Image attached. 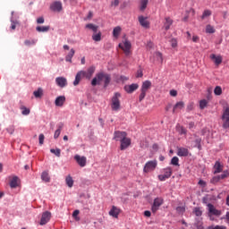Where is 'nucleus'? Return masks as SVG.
I'll return each mask as SVG.
<instances>
[{
    "label": "nucleus",
    "mask_w": 229,
    "mask_h": 229,
    "mask_svg": "<svg viewBox=\"0 0 229 229\" xmlns=\"http://www.w3.org/2000/svg\"><path fill=\"white\" fill-rule=\"evenodd\" d=\"M104 80V87H108L110 85V81H112V77L110 74L99 72L97 73L94 79L91 81L92 87H96V85H99L101 81Z\"/></svg>",
    "instance_id": "nucleus-1"
},
{
    "label": "nucleus",
    "mask_w": 229,
    "mask_h": 229,
    "mask_svg": "<svg viewBox=\"0 0 229 229\" xmlns=\"http://www.w3.org/2000/svg\"><path fill=\"white\" fill-rule=\"evenodd\" d=\"M121 93H114L111 99V109L113 112H119L121 110Z\"/></svg>",
    "instance_id": "nucleus-2"
},
{
    "label": "nucleus",
    "mask_w": 229,
    "mask_h": 229,
    "mask_svg": "<svg viewBox=\"0 0 229 229\" xmlns=\"http://www.w3.org/2000/svg\"><path fill=\"white\" fill-rule=\"evenodd\" d=\"M151 89V81H145L142 85H141V89H140V94L139 97V101H142L144 99V98H146V94H148V90Z\"/></svg>",
    "instance_id": "nucleus-3"
},
{
    "label": "nucleus",
    "mask_w": 229,
    "mask_h": 229,
    "mask_svg": "<svg viewBox=\"0 0 229 229\" xmlns=\"http://www.w3.org/2000/svg\"><path fill=\"white\" fill-rule=\"evenodd\" d=\"M208 216L211 221H214V218H212V216H216V217H219V216L223 214L221 210L216 209V207H214V205H212L211 203L208 204Z\"/></svg>",
    "instance_id": "nucleus-4"
},
{
    "label": "nucleus",
    "mask_w": 229,
    "mask_h": 229,
    "mask_svg": "<svg viewBox=\"0 0 229 229\" xmlns=\"http://www.w3.org/2000/svg\"><path fill=\"white\" fill-rule=\"evenodd\" d=\"M157 165H158V163L157 160H151L145 164L143 172L144 173H151L152 171H155L157 169Z\"/></svg>",
    "instance_id": "nucleus-5"
},
{
    "label": "nucleus",
    "mask_w": 229,
    "mask_h": 229,
    "mask_svg": "<svg viewBox=\"0 0 229 229\" xmlns=\"http://www.w3.org/2000/svg\"><path fill=\"white\" fill-rule=\"evenodd\" d=\"M162 205H164V199L156 198L151 207L153 214H157V210L160 208V207H162Z\"/></svg>",
    "instance_id": "nucleus-6"
},
{
    "label": "nucleus",
    "mask_w": 229,
    "mask_h": 229,
    "mask_svg": "<svg viewBox=\"0 0 229 229\" xmlns=\"http://www.w3.org/2000/svg\"><path fill=\"white\" fill-rule=\"evenodd\" d=\"M51 221V212L49 211H45L41 215V218L39 221V225L41 226H44V225H47V222Z\"/></svg>",
    "instance_id": "nucleus-7"
},
{
    "label": "nucleus",
    "mask_w": 229,
    "mask_h": 229,
    "mask_svg": "<svg viewBox=\"0 0 229 229\" xmlns=\"http://www.w3.org/2000/svg\"><path fill=\"white\" fill-rule=\"evenodd\" d=\"M119 47L120 49H123L126 56H128L130 55V49H131V43H130V41L128 40H125L123 44V43L119 44Z\"/></svg>",
    "instance_id": "nucleus-8"
},
{
    "label": "nucleus",
    "mask_w": 229,
    "mask_h": 229,
    "mask_svg": "<svg viewBox=\"0 0 229 229\" xmlns=\"http://www.w3.org/2000/svg\"><path fill=\"white\" fill-rule=\"evenodd\" d=\"M127 137H128V133H126V131H116L114 133V140L119 142H121Z\"/></svg>",
    "instance_id": "nucleus-9"
},
{
    "label": "nucleus",
    "mask_w": 229,
    "mask_h": 229,
    "mask_svg": "<svg viewBox=\"0 0 229 229\" xmlns=\"http://www.w3.org/2000/svg\"><path fill=\"white\" fill-rule=\"evenodd\" d=\"M120 145L121 151H124V149H128L130 146H131V139L128 138V136L125 137V139L122 140Z\"/></svg>",
    "instance_id": "nucleus-10"
},
{
    "label": "nucleus",
    "mask_w": 229,
    "mask_h": 229,
    "mask_svg": "<svg viewBox=\"0 0 229 229\" xmlns=\"http://www.w3.org/2000/svg\"><path fill=\"white\" fill-rule=\"evenodd\" d=\"M50 10L51 12H57L60 13L62 10H64V7L62 5V2L60 1H55L50 4Z\"/></svg>",
    "instance_id": "nucleus-11"
},
{
    "label": "nucleus",
    "mask_w": 229,
    "mask_h": 229,
    "mask_svg": "<svg viewBox=\"0 0 229 229\" xmlns=\"http://www.w3.org/2000/svg\"><path fill=\"white\" fill-rule=\"evenodd\" d=\"M74 160H76L77 164L81 167H85L87 165V157H81L80 155H76L74 157Z\"/></svg>",
    "instance_id": "nucleus-12"
},
{
    "label": "nucleus",
    "mask_w": 229,
    "mask_h": 229,
    "mask_svg": "<svg viewBox=\"0 0 229 229\" xmlns=\"http://www.w3.org/2000/svg\"><path fill=\"white\" fill-rule=\"evenodd\" d=\"M222 120L224 121V128H229V108H226L223 114Z\"/></svg>",
    "instance_id": "nucleus-13"
},
{
    "label": "nucleus",
    "mask_w": 229,
    "mask_h": 229,
    "mask_svg": "<svg viewBox=\"0 0 229 229\" xmlns=\"http://www.w3.org/2000/svg\"><path fill=\"white\" fill-rule=\"evenodd\" d=\"M82 72V76L87 78V80H90L94 72H96V68L94 66L89 67L87 72L81 71Z\"/></svg>",
    "instance_id": "nucleus-14"
},
{
    "label": "nucleus",
    "mask_w": 229,
    "mask_h": 229,
    "mask_svg": "<svg viewBox=\"0 0 229 229\" xmlns=\"http://www.w3.org/2000/svg\"><path fill=\"white\" fill-rule=\"evenodd\" d=\"M138 21H139L140 26H142V28H145V30H148V28H149V22H148L147 17L139 16Z\"/></svg>",
    "instance_id": "nucleus-15"
},
{
    "label": "nucleus",
    "mask_w": 229,
    "mask_h": 229,
    "mask_svg": "<svg viewBox=\"0 0 229 229\" xmlns=\"http://www.w3.org/2000/svg\"><path fill=\"white\" fill-rule=\"evenodd\" d=\"M55 83L58 87L64 89V87H67V79H65L64 77H57L55 79Z\"/></svg>",
    "instance_id": "nucleus-16"
},
{
    "label": "nucleus",
    "mask_w": 229,
    "mask_h": 229,
    "mask_svg": "<svg viewBox=\"0 0 229 229\" xmlns=\"http://www.w3.org/2000/svg\"><path fill=\"white\" fill-rule=\"evenodd\" d=\"M171 26H173V19H171V17H165L163 26L164 30L168 31V30H171Z\"/></svg>",
    "instance_id": "nucleus-17"
},
{
    "label": "nucleus",
    "mask_w": 229,
    "mask_h": 229,
    "mask_svg": "<svg viewBox=\"0 0 229 229\" xmlns=\"http://www.w3.org/2000/svg\"><path fill=\"white\" fill-rule=\"evenodd\" d=\"M210 59L213 60L216 65H221V64H223V57L221 55H216V54H212L210 55Z\"/></svg>",
    "instance_id": "nucleus-18"
},
{
    "label": "nucleus",
    "mask_w": 229,
    "mask_h": 229,
    "mask_svg": "<svg viewBox=\"0 0 229 229\" xmlns=\"http://www.w3.org/2000/svg\"><path fill=\"white\" fill-rule=\"evenodd\" d=\"M178 157H189V148L181 147L177 148Z\"/></svg>",
    "instance_id": "nucleus-19"
},
{
    "label": "nucleus",
    "mask_w": 229,
    "mask_h": 229,
    "mask_svg": "<svg viewBox=\"0 0 229 229\" xmlns=\"http://www.w3.org/2000/svg\"><path fill=\"white\" fill-rule=\"evenodd\" d=\"M120 213H121V210L117 208V207L113 206L111 210L109 211V216L117 219V217H119Z\"/></svg>",
    "instance_id": "nucleus-20"
},
{
    "label": "nucleus",
    "mask_w": 229,
    "mask_h": 229,
    "mask_svg": "<svg viewBox=\"0 0 229 229\" xmlns=\"http://www.w3.org/2000/svg\"><path fill=\"white\" fill-rule=\"evenodd\" d=\"M139 89V84H131L124 87V90L127 91L128 94H131V92H135Z\"/></svg>",
    "instance_id": "nucleus-21"
},
{
    "label": "nucleus",
    "mask_w": 229,
    "mask_h": 229,
    "mask_svg": "<svg viewBox=\"0 0 229 229\" xmlns=\"http://www.w3.org/2000/svg\"><path fill=\"white\" fill-rule=\"evenodd\" d=\"M65 104V96H59L55 98V106H64Z\"/></svg>",
    "instance_id": "nucleus-22"
},
{
    "label": "nucleus",
    "mask_w": 229,
    "mask_h": 229,
    "mask_svg": "<svg viewBox=\"0 0 229 229\" xmlns=\"http://www.w3.org/2000/svg\"><path fill=\"white\" fill-rule=\"evenodd\" d=\"M223 165L219 161H216L214 165V174H218V173H223Z\"/></svg>",
    "instance_id": "nucleus-23"
},
{
    "label": "nucleus",
    "mask_w": 229,
    "mask_h": 229,
    "mask_svg": "<svg viewBox=\"0 0 229 229\" xmlns=\"http://www.w3.org/2000/svg\"><path fill=\"white\" fill-rule=\"evenodd\" d=\"M10 187L11 189H16V187H19V177L13 176V178L10 181Z\"/></svg>",
    "instance_id": "nucleus-24"
},
{
    "label": "nucleus",
    "mask_w": 229,
    "mask_h": 229,
    "mask_svg": "<svg viewBox=\"0 0 229 229\" xmlns=\"http://www.w3.org/2000/svg\"><path fill=\"white\" fill-rule=\"evenodd\" d=\"M76 51L74 48H72L70 52L65 56V62H69L70 64H72V56H74Z\"/></svg>",
    "instance_id": "nucleus-25"
},
{
    "label": "nucleus",
    "mask_w": 229,
    "mask_h": 229,
    "mask_svg": "<svg viewBox=\"0 0 229 229\" xmlns=\"http://www.w3.org/2000/svg\"><path fill=\"white\" fill-rule=\"evenodd\" d=\"M184 106L185 103H183V101L177 102L174 106L173 114H176L177 110H182V108H183Z\"/></svg>",
    "instance_id": "nucleus-26"
},
{
    "label": "nucleus",
    "mask_w": 229,
    "mask_h": 229,
    "mask_svg": "<svg viewBox=\"0 0 229 229\" xmlns=\"http://www.w3.org/2000/svg\"><path fill=\"white\" fill-rule=\"evenodd\" d=\"M51 30L50 26H38L36 28V31H38V33H47Z\"/></svg>",
    "instance_id": "nucleus-27"
},
{
    "label": "nucleus",
    "mask_w": 229,
    "mask_h": 229,
    "mask_svg": "<svg viewBox=\"0 0 229 229\" xmlns=\"http://www.w3.org/2000/svg\"><path fill=\"white\" fill-rule=\"evenodd\" d=\"M148 3H149V0H140V12H144L148 8Z\"/></svg>",
    "instance_id": "nucleus-28"
},
{
    "label": "nucleus",
    "mask_w": 229,
    "mask_h": 229,
    "mask_svg": "<svg viewBox=\"0 0 229 229\" xmlns=\"http://www.w3.org/2000/svg\"><path fill=\"white\" fill-rule=\"evenodd\" d=\"M81 76H83V73H82L81 71L79 72L76 74L75 80H74V81H73L74 87L80 85V81H81Z\"/></svg>",
    "instance_id": "nucleus-29"
},
{
    "label": "nucleus",
    "mask_w": 229,
    "mask_h": 229,
    "mask_svg": "<svg viewBox=\"0 0 229 229\" xmlns=\"http://www.w3.org/2000/svg\"><path fill=\"white\" fill-rule=\"evenodd\" d=\"M65 183L66 185L71 189L72 188V185H74V180H72V176L68 175L65 178Z\"/></svg>",
    "instance_id": "nucleus-30"
},
{
    "label": "nucleus",
    "mask_w": 229,
    "mask_h": 229,
    "mask_svg": "<svg viewBox=\"0 0 229 229\" xmlns=\"http://www.w3.org/2000/svg\"><path fill=\"white\" fill-rule=\"evenodd\" d=\"M86 28L88 30H91V31L93 33H98V30L99 29V27L98 25H94L93 23H89L86 25Z\"/></svg>",
    "instance_id": "nucleus-31"
},
{
    "label": "nucleus",
    "mask_w": 229,
    "mask_h": 229,
    "mask_svg": "<svg viewBox=\"0 0 229 229\" xmlns=\"http://www.w3.org/2000/svg\"><path fill=\"white\" fill-rule=\"evenodd\" d=\"M122 29L121 27L117 26L113 30V37L114 38H119V35H121Z\"/></svg>",
    "instance_id": "nucleus-32"
},
{
    "label": "nucleus",
    "mask_w": 229,
    "mask_h": 229,
    "mask_svg": "<svg viewBox=\"0 0 229 229\" xmlns=\"http://www.w3.org/2000/svg\"><path fill=\"white\" fill-rule=\"evenodd\" d=\"M41 180L46 182L47 183L51 182V178L49 177V174L47 172H43L41 174Z\"/></svg>",
    "instance_id": "nucleus-33"
},
{
    "label": "nucleus",
    "mask_w": 229,
    "mask_h": 229,
    "mask_svg": "<svg viewBox=\"0 0 229 229\" xmlns=\"http://www.w3.org/2000/svg\"><path fill=\"white\" fill-rule=\"evenodd\" d=\"M212 15V11L207 9L203 12L202 15L200 16V19L202 21H205V19H208V17H210Z\"/></svg>",
    "instance_id": "nucleus-34"
},
{
    "label": "nucleus",
    "mask_w": 229,
    "mask_h": 229,
    "mask_svg": "<svg viewBox=\"0 0 229 229\" xmlns=\"http://www.w3.org/2000/svg\"><path fill=\"white\" fill-rule=\"evenodd\" d=\"M164 174L167 177V178H171V176L173 175V168L171 167H166L164 169Z\"/></svg>",
    "instance_id": "nucleus-35"
},
{
    "label": "nucleus",
    "mask_w": 229,
    "mask_h": 229,
    "mask_svg": "<svg viewBox=\"0 0 229 229\" xmlns=\"http://www.w3.org/2000/svg\"><path fill=\"white\" fill-rule=\"evenodd\" d=\"M171 165L180 167V158H178V157H174L171 159Z\"/></svg>",
    "instance_id": "nucleus-36"
},
{
    "label": "nucleus",
    "mask_w": 229,
    "mask_h": 229,
    "mask_svg": "<svg viewBox=\"0 0 229 229\" xmlns=\"http://www.w3.org/2000/svg\"><path fill=\"white\" fill-rule=\"evenodd\" d=\"M206 33H209V34L216 33V29H214V26L208 24L206 26Z\"/></svg>",
    "instance_id": "nucleus-37"
},
{
    "label": "nucleus",
    "mask_w": 229,
    "mask_h": 229,
    "mask_svg": "<svg viewBox=\"0 0 229 229\" xmlns=\"http://www.w3.org/2000/svg\"><path fill=\"white\" fill-rule=\"evenodd\" d=\"M20 108L21 110L22 115H30V108H28V107H26L24 106H21Z\"/></svg>",
    "instance_id": "nucleus-38"
},
{
    "label": "nucleus",
    "mask_w": 229,
    "mask_h": 229,
    "mask_svg": "<svg viewBox=\"0 0 229 229\" xmlns=\"http://www.w3.org/2000/svg\"><path fill=\"white\" fill-rule=\"evenodd\" d=\"M92 38L95 42H100V40H101V31H98L97 34H93Z\"/></svg>",
    "instance_id": "nucleus-39"
},
{
    "label": "nucleus",
    "mask_w": 229,
    "mask_h": 229,
    "mask_svg": "<svg viewBox=\"0 0 229 229\" xmlns=\"http://www.w3.org/2000/svg\"><path fill=\"white\" fill-rule=\"evenodd\" d=\"M207 105H208V101H207L206 99H202L199 101V108L200 110H203L205 108H207Z\"/></svg>",
    "instance_id": "nucleus-40"
},
{
    "label": "nucleus",
    "mask_w": 229,
    "mask_h": 229,
    "mask_svg": "<svg viewBox=\"0 0 229 229\" xmlns=\"http://www.w3.org/2000/svg\"><path fill=\"white\" fill-rule=\"evenodd\" d=\"M214 93L216 96H221V94H223V89H221V86H216L214 89Z\"/></svg>",
    "instance_id": "nucleus-41"
},
{
    "label": "nucleus",
    "mask_w": 229,
    "mask_h": 229,
    "mask_svg": "<svg viewBox=\"0 0 229 229\" xmlns=\"http://www.w3.org/2000/svg\"><path fill=\"white\" fill-rule=\"evenodd\" d=\"M193 213L195 214V216L199 217V216H202L203 211H201V208H195L194 210H193Z\"/></svg>",
    "instance_id": "nucleus-42"
},
{
    "label": "nucleus",
    "mask_w": 229,
    "mask_h": 229,
    "mask_svg": "<svg viewBox=\"0 0 229 229\" xmlns=\"http://www.w3.org/2000/svg\"><path fill=\"white\" fill-rule=\"evenodd\" d=\"M35 98H42L43 91L40 88L38 89V90L33 92Z\"/></svg>",
    "instance_id": "nucleus-43"
},
{
    "label": "nucleus",
    "mask_w": 229,
    "mask_h": 229,
    "mask_svg": "<svg viewBox=\"0 0 229 229\" xmlns=\"http://www.w3.org/2000/svg\"><path fill=\"white\" fill-rule=\"evenodd\" d=\"M155 56L157 58V60H158L159 62H161V64L164 62V57L162 56V53L160 52H156Z\"/></svg>",
    "instance_id": "nucleus-44"
},
{
    "label": "nucleus",
    "mask_w": 229,
    "mask_h": 229,
    "mask_svg": "<svg viewBox=\"0 0 229 229\" xmlns=\"http://www.w3.org/2000/svg\"><path fill=\"white\" fill-rule=\"evenodd\" d=\"M25 46H35V44H37V41L35 39L30 40V39H26L24 41Z\"/></svg>",
    "instance_id": "nucleus-45"
},
{
    "label": "nucleus",
    "mask_w": 229,
    "mask_h": 229,
    "mask_svg": "<svg viewBox=\"0 0 229 229\" xmlns=\"http://www.w3.org/2000/svg\"><path fill=\"white\" fill-rule=\"evenodd\" d=\"M50 153H53L54 155H55V157H60L62 151L60 150V148H57V149L52 148L50 149Z\"/></svg>",
    "instance_id": "nucleus-46"
},
{
    "label": "nucleus",
    "mask_w": 229,
    "mask_h": 229,
    "mask_svg": "<svg viewBox=\"0 0 229 229\" xmlns=\"http://www.w3.org/2000/svg\"><path fill=\"white\" fill-rule=\"evenodd\" d=\"M219 176H220V180H225V178H228L229 171L228 170L224 171L223 174H220Z\"/></svg>",
    "instance_id": "nucleus-47"
},
{
    "label": "nucleus",
    "mask_w": 229,
    "mask_h": 229,
    "mask_svg": "<svg viewBox=\"0 0 229 229\" xmlns=\"http://www.w3.org/2000/svg\"><path fill=\"white\" fill-rule=\"evenodd\" d=\"M220 180H221L220 175L214 176L211 179V183H218L220 182Z\"/></svg>",
    "instance_id": "nucleus-48"
},
{
    "label": "nucleus",
    "mask_w": 229,
    "mask_h": 229,
    "mask_svg": "<svg viewBox=\"0 0 229 229\" xmlns=\"http://www.w3.org/2000/svg\"><path fill=\"white\" fill-rule=\"evenodd\" d=\"M119 3H121V0H113L111 2V6L114 8H117V6H119Z\"/></svg>",
    "instance_id": "nucleus-49"
},
{
    "label": "nucleus",
    "mask_w": 229,
    "mask_h": 229,
    "mask_svg": "<svg viewBox=\"0 0 229 229\" xmlns=\"http://www.w3.org/2000/svg\"><path fill=\"white\" fill-rule=\"evenodd\" d=\"M208 229H226V226L225 225H211Z\"/></svg>",
    "instance_id": "nucleus-50"
},
{
    "label": "nucleus",
    "mask_w": 229,
    "mask_h": 229,
    "mask_svg": "<svg viewBox=\"0 0 229 229\" xmlns=\"http://www.w3.org/2000/svg\"><path fill=\"white\" fill-rule=\"evenodd\" d=\"M170 44H171V47L174 48V47H177L178 41L175 38H173L170 40Z\"/></svg>",
    "instance_id": "nucleus-51"
},
{
    "label": "nucleus",
    "mask_w": 229,
    "mask_h": 229,
    "mask_svg": "<svg viewBox=\"0 0 229 229\" xmlns=\"http://www.w3.org/2000/svg\"><path fill=\"white\" fill-rule=\"evenodd\" d=\"M179 133L180 135H187V130L182 126L179 127Z\"/></svg>",
    "instance_id": "nucleus-52"
},
{
    "label": "nucleus",
    "mask_w": 229,
    "mask_h": 229,
    "mask_svg": "<svg viewBox=\"0 0 229 229\" xmlns=\"http://www.w3.org/2000/svg\"><path fill=\"white\" fill-rule=\"evenodd\" d=\"M176 212L178 214H183L185 212V207H177L176 208Z\"/></svg>",
    "instance_id": "nucleus-53"
},
{
    "label": "nucleus",
    "mask_w": 229,
    "mask_h": 229,
    "mask_svg": "<svg viewBox=\"0 0 229 229\" xmlns=\"http://www.w3.org/2000/svg\"><path fill=\"white\" fill-rule=\"evenodd\" d=\"M167 179H169V177L165 176V174L158 175L159 182H165V180H167Z\"/></svg>",
    "instance_id": "nucleus-54"
},
{
    "label": "nucleus",
    "mask_w": 229,
    "mask_h": 229,
    "mask_svg": "<svg viewBox=\"0 0 229 229\" xmlns=\"http://www.w3.org/2000/svg\"><path fill=\"white\" fill-rule=\"evenodd\" d=\"M80 215V210L76 209L75 211H73L72 213V216L75 217L76 221H80V218L76 217Z\"/></svg>",
    "instance_id": "nucleus-55"
},
{
    "label": "nucleus",
    "mask_w": 229,
    "mask_h": 229,
    "mask_svg": "<svg viewBox=\"0 0 229 229\" xmlns=\"http://www.w3.org/2000/svg\"><path fill=\"white\" fill-rule=\"evenodd\" d=\"M60 133H62V131L60 129H57L54 133V139H58L60 137Z\"/></svg>",
    "instance_id": "nucleus-56"
},
{
    "label": "nucleus",
    "mask_w": 229,
    "mask_h": 229,
    "mask_svg": "<svg viewBox=\"0 0 229 229\" xmlns=\"http://www.w3.org/2000/svg\"><path fill=\"white\" fill-rule=\"evenodd\" d=\"M194 110V103H190L188 106H187V112H191Z\"/></svg>",
    "instance_id": "nucleus-57"
},
{
    "label": "nucleus",
    "mask_w": 229,
    "mask_h": 229,
    "mask_svg": "<svg viewBox=\"0 0 229 229\" xmlns=\"http://www.w3.org/2000/svg\"><path fill=\"white\" fill-rule=\"evenodd\" d=\"M39 144L40 146H42V144H44V139H46V137L44 136V134H39Z\"/></svg>",
    "instance_id": "nucleus-58"
},
{
    "label": "nucleus",
    "mask_w": 229,
    "mask_h": 229,
    "mask_svg": "<svg viewBox=\"0 0 229 229\" xmlns=\"http://www.w3.org/2000/svg\"><path fill=\"white\" fill-rule=\"evenodd\" d=\"M44 22H45L44 17H39L37 19L38 24H44Z\"/></svg>",
    "instance_id": "nucleus-59"
},
{
    "label": "nucleus",
    "mask_w": 229,
    "mask_h": 229,
    "mask_svg": "<svg viewBox=\"0 0 229 229\" xmlns=\"http://www.w3.org/2000/svg\"><path fill=\"white\" fill-rule=\"evenodd\" d=\"M170 96H172L173 98H175V96H178V91L174 89L170 90Z\"/></svg>",
    "instance_id": "nucleus-60"
},
{
    "label": "nucleus",
    "mask_w": 229,
    "mask_h": 229,
    "mask_svg": "<svg viewBox=\"0 0 229 229\" xmlns=\"http://www.w3.org/2000/svg\"><path fill=\"white\" fill-rule=\"evenodd\" d=\"M144 216L145 217H151V211L149 210L144 211Z\"/></svg>",
    "instance_id": "nucleus-61"
},
{
    "label": "nucleus",
    "mask_w": 229,
    "mask_h": 229,
    "mask_svg": "<svg viewBox=\"0 0 229 229\" xmlns=\"http://www.w3.org/2000/svg\"><path fill=\"white\" fill-rule=\"evenodd\" d=\"M199 185H200L201 187H207V182H205V181H203V180H199Z\"/></svg>",
    "instance_id": "nucleus-62"
},
{
    "label": "nucleus",
    "mask_w": 229,
    "mask_h": 229,
    "mask_svg": "<svg viewBox=\"0 0 229 229\" xmlns=\"http://www.w3.org/2000/svg\"><path fill=\"white\" fill-rule=\"evenodd\" d=\"M192 42H199V37H198V36H196V35H194L193 37H192Z\"/></svg>",
    "instance_id": "nucleus-63"
},
{
    "label": "nucleus",
    "mask_w": 229,
    "mask_h": 229,
    "mask_svg": "<svg viewBox=\"0 0 229 229\" xmlns=\"http://www.w3.org/2000/svg\"><path fill=\"white\" fill-rule=\"evenodd\" d=\"M195 226L197 229H203V224L201 222H199L198 225L195 224Z\"/></svg>",
    "instance_id": "nucleus-64"
}]
</instances>
